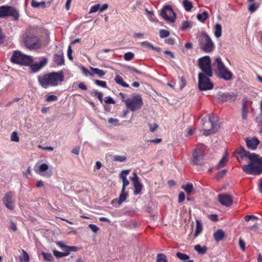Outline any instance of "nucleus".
<instances>
[{"label": "nucleus", "mask_w": 262, "mask_h": 262, "mask_svg": "<svg viewBox=\"0 0 262 262\" xmlns=\"http://www.w3.org/2000/svg\"><path fill=\"white\" fill-rule=\"evenodd\" d=\"M42 255H43L44 260L46 261H51L52 260L53 258L52 254L49 253H45L44 252H42Z\"/></svg>", "instance_id": "58836bf2"}, {"label": "nucleus", "mask_w": 262, "mask_h": 262, "mask_svg": "<svg viewBox=\"0 0 262 262\" xmlns=\"http://www.w3.org/2000/svg\"><path fill=\"white\" fill-rule=\"evenodd\" d=\"M148 126L149 127V129L151 132H155L158 127V125L157 123H155L154 124L148 123Z\"/></svg>", "instance_id": "5fc2aeb1"}, {"label": "nucleus", "mask_w": 262, "mask_h": 262, "mask_svg": "<svg viewBox=\"0 0 262 262\" xmlns=\"http://www.w3.org/2000/svg\"><path fill=\"white\" fill-rule=\"evenodd\" d=\"M160 36L161 38L168 37L169 35V32L166 30H161L159 32Z\"/></svg>", "instance_id": "79ce46f5"}, {"label": "nucleus", "mask_w": 262, "mask_h": 262, "mask_svg": "<svg viewBox=\"0 0 262 262\" xmlns=\"http://www.w3.org/2000/svg\"><path fill=\"white\" fill-rule=\"evenodd\" d=\"M163 53L165 54L166 57L168 58H174L173 53L169 50H163Z\"/></svg>", "instance_id": "8fccbe9b"}, {"label": "nucleus", "mask_w": 262, "mask_h": 262, "mask_svg": "<svg viewBox=\"0 0 262 262\" xmlns=\"http://www.w3.org/2000/svg\"><path fill=\"white\" fill-rule=\"evenodd\" d=\"M126 159V157L124 156H115L113 157V160L115 161H119V162H124Z\"/></svg>", "instance_id": "a19ab883"}, {"label": "nucleus", "mask_w": 262, "mask_h": 262, "mask_svg": "<svg viewBox=\"0 0 262 262\" xmlns=\"http://www.w3.org/2000/svg\"><path fill=\"white\" fill-rule=\"evenodd\" d=\"M24 44L29 49H38L45 47L42 45L39 38L33 35H27L24 38Z\"/></svg>", "instance_id": "6e6552de"}, {"label": "nucleus", "mask_w": 262, "mask_h": 262, "mask_svg": "<svg viewBox=\"0 0 262 262\" xmlns=\"http://www.w3.org/2000/svg\"><path fill=\"white\" fill-rule=\"evenodd\" d=\"M54 61L57 65H62L64 63L63 54L62 52L58 54H55L54 57Z\"/></svg>", "instance_id": "4be33fe9"}, {"label": "nucleus", "mask_w": 262, "mask_h": 262, "mask_svg": "<svg viewBox=\"0 0 262 262\" xmlns=\"http://www.w3.org/2000/svg\"><path fill=\"white\" fill-rule=\"evenodd\" d=\"M49 167L47 164L43 163L41 164L39 166L35 167V171L37 173L40 174L42 176L46 177L47 178H49L52 175V172H47L45 173H43L48 170Z\"/></svg>", "instance_id": "a211bd4d"}, {"label": "nucleus", "mask_w": 262, "mask_h": 262, "mask_svg": "<svg viewBox=\"0 0 262 262\" xmlns=\"http://www.w3.org/2000/svg\"><path fill=\"white\" fill-rule=\"evenodd\" d=\"M22 253L23 255L19 257L20 261L29 262L30 258L27 252L25 250H22Z\"/></svg>", "instance_id": "2f4dec72"}, {"label": "nucleus", "mask_w": 262, "mask_h": 262, "mask_svg": "<svg viewBox=\"0 0 262 262\" xmlns=\"http://www.w3.org/2000/svg\"><path fill=\"white\" fill-rule=\"evenodd\" d=\"M206 74H199L198 75V87L200 91H207L212 90L213 84L211 82L209 77Z\"/></svg>", "instance_id": "0eeeda50"}, {"label": "nucleus", "mask_w": 262, "mask_h": 262, "mask_svg": "<svg viewBox=\"0 0 262 262\" xmlns=\"http://www.w3.org/2000/svg\"><path fill=\"white\" fill-rule=\"evenodd\" d=\"M142 44V47L144 48H148L150 49H159L158 48H155L152 46L150 45L147 41H144L141 43Z\"/></svg>", "instance_id": "3c124183"}, {"label": "nucleus", "mask_w": 262, "mask_h": 262, "mask_svg": "<svg viewBox=\"0 0 262 262\" xmlns=\"http://www.w3.org/2000/svg\"><path fill=\"white\" fill-rule=\"evenodd\" d=\"M64 75L62 71L53 72L39 75L38 81L41 86L47 89L49 86H56L64 80Z\"/></svg>", "instance_id": "f03ea898"}, {"label": "nucleus", "mask_w": 262, "mask_h": 262, "mask_svg": "<svg viewBox=\"0 0 262 262\" xmlns=\"http://www.w3.org/2000/svg\"><path fill=\"white\" fill-rule=\"evenodd\" d=\"M126 69L128 72H134L138 74H142V72L141 71L138 70L137 69H135L134 67L128 66V67H126Z\"/></svg>", "instance_id": "de8ad7c7"}, {"label": "nucleus", "mask_w": 262, "mask_h": 262, "mask_svg": "<svg viewBox=\"0 0 262 262\" xmlns=\"http://www.w3.org/2000/svg\"><path fill=\"white\" fill-rule=\"evenodd\" d=\"M12 16L15 19H17L19 14L17 11L12 7L2 6L0 7V17Z\"/></svg>", "instance_id": "9b49d317"}, {"label": "nucleus", "mask_w": 262, "mask_h": 262, "mask_svg": "<svg viewBox=\"0 0 262 262\" xmlns=\"http://www.w3.org/2000/svg\"><path fill=\"white\" fill-rule=\"evenodd\" d=\"M200 45L202 49H213L214 43L210 37L206 33L199 37Z\"/></svg>", "instance_id": "f8f14e48"}, {"label": "nucleus", "mask_w": 262, "mask_h": 262, "mask_svg": "<svg viewBox=\"0 0 262 262\" xmlns=\"http://www.w3.org/2000/svg\"><path fill=\"white\" fill-rule=\"evenodd\" d=\"M82 73L86 76L89 75L93 77V74L92 72H90L86 68L84 67H81Z\"/></svg>", "instance_id": "864d4df0"}, {"label": "nucleus", "mask_w": 262, "mask_h": 262, "mask_svg": "<svg viewBox=\"0 0 262 262\" xmlns=\"http://www.w3.org/2000/svg\"><path fill=\"white\" fill-rule=\"evenodd\" d=\"M161 16L166 21L173 23L176 19V14L172 8L169 6H165L161 12Z\"/></svg>", "instance_id": "ddd939ff"}, {"label": "nucleus", "mask_w": 262, "mask_h": 262, "mask_svg": "<svg viewBox=\"0 0 262 262\" xmlns=\"http://www.w3.org/2000/svg\"><path fill=\"white\" fill-rule=\"evenodd\" d=\"M166 42L169 45H173L175 43V39L172 37H169L165 40Z\"/></svg>", "instance_id": "774afa93"}, {"label": "nucleus", "mask_w": 262, "mask_h": 262, "mask_svg": "<svg viewBox=\"0 0 262 262\" xmlns=\"http://www.w3.org/2000/svg\"><path fill=\"white\" fill-rule=\"evenodd\" d=\"M199 67L202 72L199 74H206L208 76H213V71L211 60L209 56H205L200 58L198 60Z\"/></svg>", "instance_id": "39448f33"}, {"label": "nucleus", "mask_w": 262, "mask_h": 262, "mask_svg": "<svg viewBox=\"0 0 262 262\" xmlns=\"http://www.w3.org/2000/svg\"><path fill=\"white\" fill-rule=\"evenodd\" d=\"M203 230L202 225L201 222L199 220H196V228L195 231L194 233V236L196 237L199 234H200Z\"/></svg>", "instance_id": "a878e982"}, {"label": "nucleus", "mask_w": 262, "mask_h": 262, "mask_svg": "<svg viewBox=\"0 0 262 262\" xmlns=\"http://www.w3.org/2000/svg\"><path fill=\"white\" fill-rule=\"evenodd\" d=\"M122 181H123V186L122 188V191L124 192L125 187L129 185V182L128 180L127 179L125 176H122Z\"/></svg>", "instance_id": "ea45409f"}, {"label": "nucleus", "mask_w": 262, "mask_h": 262, "mask_svg": "<svg viewBox=\"0 0 262 262\" xmlns=\"http://www.w3.org/2000/svg\"><path fill=\"white\" fill-rule=\"evenodd\" d=\"M190 27L191 26H190V23L187 21H185L183 23L181 29L182 30H184Z\"/></svg>", "instance_id": "052dcab7"}, {"label": "nucleus", "mask_w": 262, "mask_h": 262, "mask_svg": "<svg viewBox=\"0 0 262 262\" xmlns=\"http://www.w3.org/2000/svg\"><path fill=\"white\" fill-rule=\"evenodd\" d=\"M219 119L217 116L214 115L211 116L210 115H209V121L211 123V128L209 129H205V128H206V126H205V123H203V129H202L203 135L208 136L216 132L220 127L219 123H217Z\"/></svg>", "instance_id": "9d476101"}, {"label": "nucleus", "mask_w": 262, "mask_h": 262, "mask_svg": "<svg viewBox=\"0 0 262 262\" xmlns=\"http://www.w3.org/2000/svg\"><path fill=\"white\" fill-rule=\"evenodd\" d=\"M176 256L178 258L182 261H185V260H188L189 259V256L188 255L180 252H177Z\"/></svg>", "instance_id": "c9c22d12"}, {"label": "nucleus", "mask_w": 262, "mask_h": 262, "mask_svg": "<svg viewBox=\"0 0 262 262\" xmlns=\"http://www.w3.org/2000/svg\"><path fill=\"white\" fill-rule=\"evenodd\" d=\"M56 245L60 247L63 251L66 252L68 246L65 245L62 242H57Z\"/></svg>", "instance_id": "6e6d98bb"}, {"label": "nucleus", "mask_w": 262, "mask_h": 262, "mask_svg": "<svg viewBox=\"0 0 262 262\" xmlns=\"http://www.w3.org/2000/svg\"><path fill=\"white\" fill-rule=\"evenodd\" d=\"M57 100V97L55 95H50L46 98L47 101H56Z\"/></svg>", "instance_id": "0e129e2a"}, {"label": "nucleus", "mask_w": 262, "mask_h": 262, "mask_svg": "<svg viewBox=\"0 0 262 262\" xmlns=\"http://www.w3.org/2000/svg\"><path fill=\"white\" fill-rule=\"evenodd\" d=\"M31 6L33 8H39L41 7L43 9L46 8V2L42 1L41 2H37L34 0H32L31 2Z\"/></svg>", "instance_id": "393cba45"}, {"label": "nucleus", "mask_w": 262, "mask_h": 262, "mask_svg": "<svg viewBox=\"0 0 262 262\" xmlns=\"http://www.w3.org/2000/svg\"><path fill=\"white\" fill-rule=\"evenodd\" d=\"M94 82L98 86L106 88H107V84L105 81H101L99 80H95L94 81Z\"/></svg>", "instance_id": "37998d69"}, {"label": "nucleus", "mask_w": 262, "mask_h": 262, "mask_svg": "<svg viewBox=\"0 0 262 262\" xmlns=\"http://www.w3.org/2000/svg\"><path fill=\"white\" fill-rule=\"evenodd\" d=\"M227 161V159L226 156H223V158H222V159L220 161L218 164L217 165V166H216L217 168L220 169V168H222V167H223L225 166V163H226Z\"/></svg>", "instance_id": "e433bc0d"}, {"label": "nucleus", "mask_w": 262, "mask_h": 262, "mask_svg": "<svg viewBox=\"0 0 262 262\" xmlns=\"http://www.w3.org/2000/svg\"><path fill=\"white\" fill-rule=\"evenodd\" d=\"M134 54L132 52H129L126 53L124 56V59L126 60H130L133 58V57H134Z\"/></svg>", "instance_id": "09e8293b"}, {"label": "nucleus", "mask_w": 262, "mask_h": 262, "mask_svg": "<svg viewBox=\"0 0 262 262\" xmlns=\"http://www.w3.org/2000/svg\"><path fill=\"white\" fill-rule=\"evenodd\" d=\"M53 252L54 256L56 258H60V257H62L64 256H66L69 255V253H66V252H59L55 249L53 250Z\"/></svg>", "instance_id": "f704fd0d"}, {"label": "nucleus", "mask_w": 262, "mask_h": 262, "mask_svg": "<svg viewBox=\"0 0 262 262\" xmlns=\"http://www.w3.org/2000/svg\"><path fill=\"white\" fill-rule=\"evenodd\" d=\"M216 63V70L215 71L216 76L220 79L225 81H229L233 78L232 73L225 66L222 59L217 57L215 59Z\"/></svg>", "instance_id": "7ed1b4c3"}, {"label": "nucleus", "mask_w": 262, "mask_h": 262, "mask_svg": "<svg viewBox=\"0 0 262 262\" xmlns=\"http://www.w3.org/2000/svg\"><path fill=\"white\" fill-rule=\"evenodd\" d=\"M126 107L132 112L139 110L143 104L142 98L139 95H136L131 98L123 100Z\"/></svg>", "instance_id": "423d86ee"}, {"label": "nucleus", "mask_w": 262, "mask_h": 262, "mask_svg": "<svg viewBox=\"0 0 262 262\" xmlns=\"http://www.w3.org/2000/svg\"><path fill=\"white\" fill-rule=\"evenodd\" d=\"M194 249L196 250L199 254H204L207 251V247L203 246L201 247L200 245H196L194 246Z\"/></svg>", "instance_id": "bb28decb"}, {"label": "nucleus", "mask_w": 262, "mask_h": 262, "mask_svg": "<svg viewBox=\"0 0 262 262\" xmlns=\"http://www.w3.org/2000/svg\"><path fill=\"white\" fill-rule=\"evenodd\" d=\"M182 188L185 190V191L188 194H190L193 189V185L191 183H187L185 185H183Z\"/></svg>", "instance_id": "c85d7f7f"}, {"label": "nucleus", "mask_w": 262, "mask_h": 262, "mask_svg": "<svg viewBox=\"0 0 262 262\" xmlns=\"http://www.w3.org/2000/svg\"><path fill=\"white\" fill-rule=\"evenodd\" d=\"M213 237L215 242H219L225 238V233L223 230L218 229L213 233Z\"/></svg>", "instance_id": "412c9836"}, {"label": "nucleus", "mask_w": 262, "mask_h": 262, "mask_svg": "<svg viewBox=\"0 0 262 262\" xmlns=\"http://www.w3.org/2000/svg\"><path fill=\"white\" fill-rule=\"evenodd\" d=\"M115 82L123 87L128 88L129 85L126 83L124 81L123 78L120 75H116L114 79Z\"/></svg>", "instance_id": "5701e85b"}, {"label": "nucleus", "mask_w": 262, "mask_h": 262, "mask_svg": "<svg viewBox=\"0 0 262 262\" xmlns=\"http://www.w3.org/2000/svg\"><path fill=\"white\" fill-rule=\"evenodd\" d=\"M100 6V4H97L93 6L90 10L89 13L91 14L97 12L99 9Z\"/></svg>", "instance_id": "a18cd8bd"}, {"label": "nucleus", "mask_w": 262, "mask_h": 262, "mask_svg": "<svg viewBox=\"0 0 262 262\" xmlns=\"http://www.w3.org/2000/svg\"><path fill=\"white\" fill-rule=\"evenodd\" d=\"M220 101L224 102L229 100H235L236 99V95L233 94H231L229 93H223L219 94Z\"/></svg>", "instance_id": "aec40b11"}, {"label": "nucleus", "mask_w": 262, "mask_h": 262, "mask_svg": "<svg viewBox=\"0 0 262 262\" xmlns=\"http://www.w3.org/2000/svg\"><path fill=\"white\" fill-rule=\"evenodd\" d=\"M183 6L186 11H190L192 8V3L189 0H184L183 1Z\"/></svg>", "instance_id": "cd10ccee"}, {"label": "nucleus", "mask_w": 262, "mask_h": 262, "mask_svg": "<svg viewBox=\"0 0 262 262\" xmlns=\"http://www.w3.org/2000/svg\"><path fill=\"white\" fill-rule=\"evenodd\" d=\"M127 198V194L124 192L121 191V193L120 194L119 200L118 201V203L119 205L121 204L124 201H125Z\"/></svg>", "instance_id": "4c0bfd02"}, {"label": "nucleus", "mask_w": 262, "mask_h": 262, "mask_svg": "<svg viewBox=\"0 0 262 262\" xmlns=\"http://www.w3.org/2000/svg\"><path fill=\"white\" fill-rule=\"evenodd\" d=\"M3 203L6 207L10 210H13L14 208V193L12 191L6 193L3 198Z\"/></svg>", "instance_id": "4468645a"}, {"label": "nucleus", "mask_w": 262, "mask_h": 262, "mask_svg": "<svg viewBox=\"0 0 262 262\" xmlns=\"http://www.w3.org/2000/svg\"><path fill=\"white\" fill-rule=\"evenodd\" d=\"M78 248L75 246H67L66 253H70V252H76L78 250Z\"/></svg>", "instance_id": "603ef678"}, {"label": "nucleus", "mask_w": 262, "mask_h": 262, "mask_svg": "<svg viewBox=\"0 0 262 262\" xmlns=\"http://www.w3.org/2000/svg\"><path fill=\"white\" fill-rule=\"evenodd\" d=\"M245 141L247 147L251 150H255L260 143L259 140L256 137H247Z\"/></svg>", "instance_id": "f3484780"}, {"label": "nucleus", "mask_w": 262, "mask_h": 262, "mask_svg": "<svg viewBox=\"0 0 262 262\" xmlns=\"http://www.w3.org/2000/svg\"><path fill=\"white\" fill-rule=\"evenodd\" d=\"M156 262H168L166 255L163 253L157 254Z\"/></svg>", "instance_id": "72a5a7b5"}, {"label": "nucleus", "mask_w": 262, "mask_h": 262, "mask_svg": "<svg viewBox=\"0 0 262 262\" xmlns=\"http://www.w3.org/2000/svg\"><path fill=\"white\" fill-rule=\"evenodd\" d=\"M235 154L249 159L248 163L242 167V170L246 174L259 176L262 173V157L255 153H250L243 147L236 149Z\"/></svg>", "instance_id": "f257e3e1"}, {"label": "nucleus", "mask_w": 262, "mask_h": 262, "mask_svg": "<svg viewBox=\"0 0 262 262\" xmlns=\"http://www.w3.org/2000/svg\"><path fill=\"white\" fill-rule=\"evenodd\" d=\"M134 177L132 178V180L134 182V184L140 182L139 180V178L137 176V174L136 172L133 173Z\"/></svg>", "instance_id": "69168bd1"}, {"label": "nucleus", "mask_w": 262, "mask_h": 262, "mask_svg": "<svg viewBox=\"0 0 262 262\" xmlns=\"http://www.w3.org/2000/svg\"><path fill=\"white\" fill-rule=\"evenodd\" d=\"M214 35L219 38L222 35V26L219 24H216L214 27Z\"/></svg>", "instance_id": "c756f323"}, {"label": "nucleus", "mask_w": 262, "mask_h": 262, "mask_svg": "<svg viewBox=\"0 0 262 262\" xmlns=\"http://www.w3.org/2000/svg\"><path fill=\"white\" fill-rule=\"evenodd\" d=\"M47 58L43 57L39 62L31 63L28 66L30 67L31 70L33 73L39 72L47 63Z\"/></svg>", "instance_id": "2eb2a0df"}, {"label": "nucleus", "mask_w": 262, "mask_h": 262, "mask_svg": "<svg viewBox=\"0 0 262 262\" xmlns=\"http://www.w3.org/2000/svg\"><path fill=\"white\" fill-rule=\"evenodd\" d=\"M134 186L135 187L134 193L135 194H138L140 193L142 188V185L141 183L140 182L136 183L134 184Z\"/></svg>", "instance_id": "473e14b6"}, {"label": "nucleus", "mask_w": 262, "mask_h": 262, "mask_svg": "<svg viewBox=\"0 0 262 262\" xmlns=\"http://www.w3.org/2000/svg\"><path fill=\"white\" fill-rule=\"evenodd\" d=\"M205 146L198 145L192 152L191 163L193 165H201L203 163Z\"/></svg>", "instance_id": "1a4fd4ad"}, {"label": "nucleus", "mask_w": 262, "mask_h": 262, "mask_svg": "<svg viewBox=\"0 0 262 262\" xmlns=\"http://www.w3.org/2000/svg\"><path fill=\"white\" fill-rule=\"evenodd\" d=\"M89 227L94 233H97L99 229V228L96 225H94V224H90L89 225Z\"/></svg>", "instance_id": "4d7b16f0"}, {"label": "nucleus", "mask_w": 262, "mask_h": 262, "mask_svg": "<svg viewBox=\"0 0 262 262\" xmlns=\"http://www.w3.org/2000/svg\"><path fill=\"white\" fill-rule=\"evenodd\" d=\"M227 170L226 169L222 170V171L218 172L215 178L216 179H220L224 177L225 174L226 173Z\"/></svg>", "instance_id": "49530a36"}, {"label": "nucleus", "mask_w": 262, "mask_h": 262, "mask_svg": "<svg viewBox=\"0 0 262 262\" xmlns=\"http://www.w3.org/2000/svg\"><path fill=\"white\" fill-rule=\"evenodd\" d=\"M218 200L223 205L230 206L233 203L232 197L227 194H221L218 195Z\"/></svg>", "instance_id": "dca6fc26"}, {"label": "nucleus", "mask_w": 262, "mask_h": 262, "mask_svg": "<svg viewBox=\"0 0 262 262\" xmlns=\"http://www.w3.org/2000/svg\"><path fill=\"white\" fill-rule=\"evenodd\" d=\"M91 70L92 71L93 75L94 74H96L98 75L99 77H102L104 76L106 74V72L104 71L99 69L98 68L91 67Z\"/></svg>", "instance_id": "b1692460"}, {"label": "nucleus", "mask_w": 262, "mask_h": 262, "mask_svg": "<svg viewBox=\"0 0 262 262\" xmlns=\"http://www.w3.org/2000/svg\"><path fill=\"white\" fill-rule=\"evenodd\" d=\"M257 8V7L256 6V5L254 3H253L250 5L249 7V10L251 12H254Z\"/></svg>", "instance_id": "e2e57ef3"}, {"label": "nucleus", "mask_w": 262, "mask_h": 262, "mask_svg": "<svg viewBox=\"0 0 262 262\" xmlns=\"http://www.w3.org/2000/svg\"><path fill=\"white\" fill-rule=\"evenodd\" d=\"M250 104V102L247 98L242 100V116L244 120H246L247 118L248 107Z\"/></svg>", "instance_id": "6ab92c4d"}, {"label": "nucleus", "mask_w": 262, "mask_h": 262, "mask_svg": "<svg viewBox=\"0 0 262 262\" xmlns=\"http://www.w3.org/2000/svg\"><path fill=\"white\" fill-rule=\"evenodd\" d=\"M9 229L12 230L13 231L15 232L17 229V228L16 225L14 222H11Z\"/></svg>", "instance_id": "338daca9"}, {"label": "nucleus", "mask_w": 262, "mask_h": 262, "mask_svg": "<svg viewBox=\"0 0 262 262\" xmlns=\"http://www.w3.org/2000/svg\"><path fill=\"white\" fill-rule=\"evenodd\" d=\"M10 61L15 64L28 66L33 62V58L23 54L20 51H14L10 58Z\"/></svg>", "instance_id": "20e7f679"}, {"label": "nucleus", "mask_w": 262, "mask_h": 262, "mask_svg": "<svg viewBox=\"0 0 262 262\" xmlns=\"http://www.w3.org/2000/svg\"><path fill=\"white\" fill-rule=\"evenodd\" d=\"M238 244L242 251H244L245 250V243L244 241L242 238H239Z\"/></svg>", "instance_id": "13d9d810"}, {"label": "nucleus", "mask_w": 262, "mask_h": 262, "mask_svg": "<svg viewBox=\"0 0 262 262\" xmlns=\"http://www.w3.org/2000/svg\"><path fill=\"white\" fill-rule=\"evenodd\" d=\"M185 194L183 192H181L179 194L178 202L179 203L182 202L185 200Z\"/></svg>", "instance_id": "680f3d73"}, {"label": "nucleus", "mask_w": 262, "mask_h": 262, "mask_svg": "<svg viewBox=\"0 0 262 262\" xmlns=\"http://www.w3.org/2000/svg\"><path fill=\"white\" fill-rule=\"evenodd\" d=\"M11 140L14 142H18L19 140V137L16 132H13L11 136Z\"/></svg>", "instance_id": "c03bdc74"}, {"label": "nucleus", "mask_w": 262, "mask_h": 262, "mask_svg": "<svg viewBox=\"0 0 262 262\" xmlns=\"http://www.w3.org/2000/svg\"><path fill=\"white\" fill-rule=\"evenodd\" d=\"M196 17L200 21L204 22L208 17V14L206 11H204L202 13L198 14Z\"/></svg>", "instance_id": "7c9ffc66"}, {"label": "nucleus", "mask_w": 262, "mask_h": 262, "mask_svg": "<svg viewBox=\"0 0 262 262\" xmlns=\"http://www.w3.org/2000/svg\"><path fill=\"white\" fill-rule=\"evenodd\" d=\"M119 122V120L117 119H115L113 118H109L108 120V122L110 124H113L115 126L117 125L118 122Z\"/></svg>", "instance_id": "bf43d9fd"}]
</instances>
